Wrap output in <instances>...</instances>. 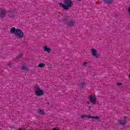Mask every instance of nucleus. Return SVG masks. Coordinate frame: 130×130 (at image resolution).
Segmentation results:
<instances>
[{
	"mask_svg": "<svg viewBox=\"0 0 130 130\" xmlns=\"http://www.w3.org/2000/svg\"><path fill=\"white\" fill-rule=\"evenodd\" d=\"M10 33L11 34H14L16 37H18V38H20L21 39V38H23L24 37V32H23V31H22V29L20 28H17L16 29V27H12L10 30Z\"/></svg>",
	"mask_w": 130,
	"mask_h": 130,
	"instance_id": "nucleus-1",
	"label": "nucleus"
},
{
	"mask_svg": "<svg viewBox=\"0 0 130 130\" xmlns=\"http://www.w3.org/2000/svg\"><path fill=\"white\" fill-rule=\"evenodd\" d=\"M63 3H60L59 5L60 7H62L64 10H69V9L72 8L73 5H74L72 0H64Z\"/></svg>",
	"mask_w": 130,
	"mask_h": 130,
	"instance_id": "nucleus-2",
	"label": "nucleus"
},
{
	"mask_svg": "<svg viewBox=\"0 0 130 130\" xmlns=\"http://www.w3.org/2000/svg\"><path fill=\"white\" fill-rule=\"evenodd\" d=\"M63 20L67 22L68 27H74L76 25V21L73 17L66 16Z\"/></svg>",
	"mask_w": 130,
	"mask_h": 130,
	"instance_id": "nucleus-3",
	"label": "nucleus"
},
{
	"mask_svg": "<svg viewBox=\"0 0 130 130\" xmlns=\"http://www.w3.org/2000/svg\"><path fill=\"white\" fill-rule=\"evenodd\" d=\"M35 93L37 96H43L44 95V91L40 89V87L39 86L36 85L35 86Z\"/></svg>",
	"mask_w": 130,
	"mask_h": 130,
	"instance_id": "nucleus-4",
	"label": "nucleus"
},
{
	"mask_svg": "<svg viewBox=\"0 0 130 130\" xmlns=\"http://www.w3.org/2000/svg\"><path fill=\"white\" fill-rule=\"evenodd\" d=\"M88 99L92 104H95L97 98L94 95H90L88 96Z\"/></svg>",
	"mask_w": 130,
	"mask_h": 130,
	"instance_id": "nucleus-5",
	"label": "nucleus"
},
{
	"mask_svg": "<svg viewBox=\"0 0 130 130\" xmlns=\"http://www.w3.org/2000/svg\"><path fill=\"white\" fill-rule=\"evenodd\" d=\"M6 15H7V12L6 10L1 8L0 9V17L1 18H5L6 17Z\"/></svg>",
	"mask_w": 130,
	"mask_h": 130,
	"instance_id": "nucleus-6",
	"label": "nucleus"
},
{
	"mask_svg": "<svg viewBox=\"0 0 130 130\" xmlns=\"http://www.w3.org/2000/svg\"><path fill=\"white\" fill-rule=\"evenodd\" d=\"M15 12H16V10L15 9H12L9 11V18H11V19H14V18H15Z\"/></svg>",
	"mask_w": 130,
	"mask_h": 130,
	"instance_id": "nucleus-7",
	"label": "nucleus"
},
{
	"mask_svg": "<svg viewBox=\"0 0 130 130\" xmlns=\"http://www.w3.org/2000/svg\"><path fill=\"white\" fill-rule=\"evenodd\" d=\"M118 123L120 125H124V124L126 123V117H124L123 120H119Z\"/></svg>",
	"mask_w": 130,
	"mask_h": 130,
	"instance_id": "nucleus-8",
	"label": "nucleus"
},
{
	"mask_svg": "<svg viewBox=\"0 0 130 130\" xmlns=\"http://www.w3.org/2000/svg\"><path fill=\"white\" fill-rule=\"evenodd\" d=\"M91 52L93 56H95V57H98V56H97V54H98V52H97V50L92 49L91 50Z\"/></svg>",
	"mask_w": 130,
	"mask_h": 130,
	"instance_id": "nucleus-9",
	"label": "nucleus"
},
{
	"mask_svg": "<svg viewBox=\"0 0 130 130\" xmlns=\"http://www.w3.org/2000/svg\"><path fill=\"white\" fill-rule=\"evenodd\" d=\"M43 48L45 52H47L48 53H50L51 51V49L50 48H48L47 46H45L43 47Z\"/></svg>",
	"mask_w": 130,
	"mask_h": 130,
	"instance_id": "nucleus-10",
	"label": "nucleus"
},
{
	"mask_svg": "<svg viewBox=\"0 0 130 130\" xmlns=\"http://www.w3.org/2000/svg\"><path fill=\"white\" fill-rule=\"evenodd\" d=\"M105 4H108V5H112V4L114 2V0H103Z\"/></svg>",
	"mask_w": 130,
	"mask_h": 130,
	"instance_id": "nucleus-11",
	"label": "nucleus"
},
{
	"mask_svg": "<svg viewBox=\"0 0 130 130\" xmlns=\"http://www.w3.org/2000/svg\"><path fill=\"white\" fill-rule=\"evenodd\" d=\"M38 113H40V114H41L42 115H44L45 112H44V111L43 110H38Z\"/></svg>",
	"mask_w": 130,
	"mask_h": 130,
	"instance_id": "nucleus-12",
	"label": "nucleus"
},
{
	"mask_svg": "<svg viewBox=\"0 0 130 130\" xmlns=\"http://www.w3.org/2000/svg\"><path fill=\"white\" fill-rule=\"evenodd\" d=\"M21 70L23 71H28V68L25 66H23L21 67Z\"/></svg>",
	"mask_w": 130,
	"mask_h": 130,
	"instance_id": "nucleus-13",
	"label": "nucleus"
},
{
	"mask_svg": "<svg viewBox=\"0 0 130 130\" xmlns=\"http://www.w3.org/2000/svg\"><path fill=\"white\" fill-rule=\"evenodd\" d=\"M45 66V64H44V63H39L38 65V67L39 68H44V67Z\"/></svg>",
	"mask_w": 130,
	"mask_h": 130,
	"instance_id": "nucleus-14",
	"label": "nucleus"
},
{
	"mask_svg": "<svg viewBox=\"0 0 130 130\" xmlns=\"http://www.w3.org/2000/svg\"><path fill=\"white\" fill-rule=\"evenodd\" d=\"M89 118H94V119H97V120H98V119H99V117H94V116H90L89 117Z\"/></svg>",
	"mask_w": 130,
	"mask_h": 130,
	"instance_id": "nucleus-15",
	"label": "nucleus"
},
{
	"mask_svg": "<svg viewBox=\"0 0 130 130\" xmlns=\"http://www.w3.org/2000/svg\"><path fill=\"white\" fill-rule=\"evenodd\" d=\"M89 116H88V115H84L81 116V118H83V119H84V118H87V117H88V118H89Z\"/></svg>",
	"mask_w": 130,
	"mask_h": 130,
	"instance_id": "nucleus-16",
	"label": "nucleus"
},
{
	"mask_svg": "<svg viewBox=\"0 0 130 130\" xmlns=\"http://www.w3.org/2000/svg\"><path fill=\"white\" fill-rule=\"evenodd\" d=\"M84 85H86V83H85V82H82L80 83V86H84Z\"/></svg>",
	"mask_w": 130,
	"mask_h": 130,
	"instance_id": "nucleus-17",
	"label": "nucleus"
},
{
	"mask_svg": "<svg viewBox=\"0 0 130 130\" xmlns=\"http://www.w3.org/2000/svg\"><path fill=\"white\" fill-rule=\"evenodd\" d=\"M21 57H22V54H19L16 57L17 58H21Z\"/></svg>",
	"mask_w": 130,
	"mask_h": 130,
	"instance_id": "nucleus-18",
	"label": "nucleus"
},
{
	"mask_svg": "<svg viewBox=\"0 0 130 130\" xmlns=\"http://www.w3.org/2000/svg\"><path fill=\"white\" fill-rule=\"evenodd\" d=\"M86 64H87V62H83V67H86Z\"/></svg>",
	"mask_w": 130,
	"mask_h": 130,
	"instance_id": "nucleus-19",
	"label": "nucleus"
},
{
	"mask_svg": "<svg viewBox=\"0 0 130 130\" xmlns=\"http://www.w3.org/2000/svg\"><path fill=\"white\" fill-rule=\"evenodd\" d=\"M117 85H118L119 86H120V85H122V83H117Z\"/></svg>",
	"mask_w": 130,
	"mask_h": 130,
	"instance_id": "nucleus-20",
	"label": "nucleus"
},
{
	"mask_svg": "<svg viewBox=\"0 0 130 130\" xmlns=\"http://www.w3.org/2000/svg\"><path fill=\"white\" fill-rule=\"evenodd\" d=\"M53 129H54V130H58V128L55 127V128H54Z\"/></svg>",
	"mask_w": 130,
	"mask_h": 130,
	"instance_id": "nucleus-21",
	"label": "nucleus"
},
{
	"mask_svg": "<svg viewBox=\"0 0 130 130\" xmlns=\"http://www.w3.org/2000/svg\"><path fill=\"white\" fill-rule=\"evenodd\" d=\"M87 104H90V102H87Z\"/></svg>",
	"mask_w": 130,
	"mask_h": 130,
	"instance_id": "nucleus-22",
	"label": "nucleus"
},
{
	"mask_svg": "<svg viewBox=\"0 0 130 130\" xmlns=\"http://www.w3.org/2000/svg\"><path fill=\"white\" fill-rule=\"evenodd\" d=\"M46 104H47L48 105H49V103H47Z\"/></svg>",
	"mask_w": 130,
	"mask_h": 130,
	"instance_id": "nucleus-23",
	"label": "nucleus"
},
{
	"mask_svg": "<svg viewBox=\"0 0 130 130\" xmlns=\"http://www.w3.org/2000/svg\"><path fill=\"white\" fill-rule=\"evenodd\" d=\"M78 1H79V2H81V1H82V0H78Z\"/></svg>",
	"mask_w": 130,
	"mask_h": 130,
	"instance_id": "nucleus-24",
	"label": "nucleus"
}]
</instances>
